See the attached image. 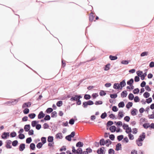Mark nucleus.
<instances>
[{
	"instance_id": "nucleus-54",
	"label": "nucleus",
	"mask_w": 154,
	"mask_h": 154,
	"mask_svg": "<svg viewBox=\"0 0 154 154\" xmlns=\"http://www.w3.org/2000/svg\"><path fill=\"white\" fill-rule=\"evenodd\" d=\"M94 104L96 105H101L103 104V102L101 100L97 101L95 102Z\"/></svg>"
},
{
	"instance_id": "nucleus-31",
	"label": "nucleus",
	"mask_w": 154,
	"mask_h": 154,
	"mask_svg": "<svg viewBox=\"0 0 154 154\" xmlns=\"http://www.w3.org/2000/svg\"><path fill=\"white\" fill-rule=\"evenodd\" d=\"M99 94L100 96H103L106 94V93L105 91L103 90H100L99 93Z\"/></svg>"
},
{
	"instance_id": "nucleus-60",
	"label": "nucleus",
	"mask_w": 154,
	"mask_h": 154,
	"mask_svg": "<svg viewBox=\"0 0 154 154\" xmlns=\"http://www.w3.org/2000/svg\"><path fill=\"white\" fill-rule=\"evenodd\" d=\"M109 139L112 140L113 141L114 140L115 138V136L113 134H111L109 136Z\"/></svg>"
},
{
	"instance_id": "nucleus-36",
	"label": "nucleus",
	"mask_w": 154,
	"mask_h": 154,
	"mask_svg": "<svg viewBox=\"0 0 154 154\" xmlns=\"http://www.w3.org/2000/svg\"><path fill=\"white\" fill-rule=\"evenodd\" d=\"M110 65V64L109 63H108L105 66L104 70L105 71L108 70L110 69V68L109 67Z\"/></svg>"
},
{
	"instance_id": "nucleus-15",
	"label": "nucleus",
	"mask_w": 154,
	"mask_h": 154,
	"mask_svg": "<svg viewBox=\"0 0 154 154\" xmlns=\"http://www.w3.org/2000/svg\"><path fill=\"white\" fill-rule=\"evenodd\" d=\"M25 144L24 143L21 144L19 146V150L20 151H23L25 148Z\"/></svg>"
},
{
	"instance_id": "nucleus-17",
	"label": "nucleus",
	"mask_w": 154,
	"mask_h": 154,
	"mask_svg": "<svg viewBox=\"0 0 154 154\" xmlns=\"http://www.w3.org/2000/svg\"><path fill=\"white\" fill-rule=\"evenodd\" d=\"M95 15L94 14L91 13L90 14L89 17V20L90 21H92L94 20V18L95 17Z\"/></svg>"
},
{
	"instance_id": "nucleus-22",
	"label": "nucleus",
	"mask_w": 154,
	"mask_h": 154,
	"mask_svg": "<svg viewBox=\"0 0 154 154\" xmlns=\"http://www.w3.org/2000/svg\"><path fill=\"white\" fill-rule=\"evenodd\" d=\"M78 99L77 98V97L76 95H75L74 96L72 97L70 99V100L71 101H76L78 100Z\"/></svg>"
},
{
	"instance_id": "nucleus-48",
	"label": "nucleus",
	"mask_w": 154,
	"mask_h": 154,
	"mask_svg": "<svg viewBox=\"0 0 154 154\" xmlns=\"http://www.w3.org/2000/svg\"><path fill=\"white\" fill-rule=\"evenodd\" d=\"M148 52L147 51H144L142 52L140 54L141 57H144L145 56H147L148 55Z\"/></svg>"
},
{
	"instance_id": "nucleus-16",
	"label": "nucleus",
	"mask_w": 154,
	"mask_h": 154,
	"mask_svg": "<svg viewBox=\"0 0 154 154\" xmlns=\"http://www.w3.org/2000/svg\"><path fill=\"white\" fill-rule=\"evenodd\" d=\"M83 145L84 144L83 142L81 141H79L76 143V146L77 147L80 148L82 147L83 146Z\"/></svg>"
},
{
	"instance_id": "nucleus-3",
	"label": "nucleus",
	"mask_w": 154,
	"mask_h": 154,
	"mask_svg": "<svg viewBox=\"0 0 154 154\" xmlns=\"http://www.w3.org/2000/svg\"><path fill=\"white\" fill-rule=\"evenodd\" d=\"M119 85L120 87V90H121L122 89L123 87H125L126 85L125 79H124L120 82Z\"/></svg>"
},
{
	"instance_id": "nucleus-64",
	"label": "nucleus",
	"mask_w": 154,
	"mask_h": 154,
	"mask_svg": "<svg viewBox=\"0 0 154 154\" xmlns=\"http://www.w3.org/2000/svg\"><path fill=\"white\" fill-rule=\"evenodd\" d=\"M128 137L130 140H133L134 139V135L131 133L128 134Z\"/></svg>"
},
{
	"instance_id": "nucleus-18",
	"label": "nucleus",
	"mask_w": 154,
	"mask_h": 154,
	"mask_svg": "<svg viewBox=\"0 0 154 154\" xmlns=\"http://www.w3.org/2000/svg\"><path fill=\"white\" fill-rule=\"evenodd\" d=\"M54 137L53 136H49L48 137L47 141L48 142H54Z\"/></svg>"
},
{
	"instance_id": "nucleus-37",
	"label": "nucleus",
	"mask_w": 154,
	"mask_h": 154,
	"mask_svg": "<svg viewBox=\"0 0 154 154\" xmlns=\"http://www.w3.org/2000/svg\"><path fill=\"white\" fill-rule=\"evenodd\" d=\"M107 116V114L106 112L102 113L101 116L100 117L102 119H104Z\"/></svg>"
},
{
	"instance_id": "nucleus-49",
	"label": "nucleus",
	"mask_w": 154,
	"mask_h": 154,
	"mask_svg": "<svg viewBox=\"0 0 154 154\" xmlns=\"http://www.w3.org/2000/svg\"><path fill=\"white\" fill-rule=\"evenodd\" d=\"M105 143L106 144H107L106 146H108L111 144L112 142L109 139H107L105 141Z\"/></svg>"
},
{
	"instance_id": "nucleus-10",
	"label": "nucleus",
	"mask_w": 154,
	"mask_h": 154,
	"mask_svg": "<svg viewBox=\"0 0 154 154\" xmlns=\"http://www.w3.org/2000/svg\"><path fill=\"white\" fill-rule=\"evenodd\" d=\"M116 127L114 125L111 126L109 128V129L112 133H114L116 131Z\"/></svg>"
},
{
	"instance_id": "nucleus-58",
	"label": "nucleus",
	"mask_w": 154,
	"mask_h": 154,
	"mask_svg": "<svg viewBox=\"0 0 154 154\" xmlns=\"http://www.w3.org/2000/svg\"><path fill=\"white\" fill-rule=\"evenodd\" d=\"M74 122L75 120L73 118H72L69 120V123L71 125H73L74 123Z\"/></svg>"
},
{
	"instance_id": "nucleus-7",
	"label": "nucleus",
	"mask_w": 154,
	"mask_h": 154,
	"mask_svg": "<svg viewBox=\"0 0 154 154\" xmlns=\"http://www.w3.org/2000/svg\"><path fill=\"white\" fill-rule=\"evenodd\" d=\"M116 148L115 149V150L117 151H118L119 150H121L122 148V145L120 143H118L116 145Z\"/></svg>"
},
{
	"instance_id": "nucleus-42",
	"label": "nucleus",
	"mask_w": 154,
	"mask_h": 154,
	"mask_svg": "<svg viewBox=\"0 0 154 154\" xmlns=\"http://www.w3.org/2000/svg\"><path fill=\"white\" fill-rule=\"evenodd\" d=\"M139 91L140 90L138 88H136L134 89L133 92L134 94H138Z\"/></svg>"
},
{
	"instance_id": "nucleus-57",
	"label": "nucleus",
	"mask_w": 154,
	"mask_h": 154,
	"mask_svg": "<svg viewBox=\"0 0 154 154\" xmlns=\"http://www.w3.org/2000/svg\"><path fill=\"white\" fill-rule=\"evenodd\" d=\"M140 99L138 96H136L134 97V101L135 102L137 103L140 101Z\"/></svg>"
},
{
	"instance_id": "nucleus-20",
	"label": "nucleus",
	"mask_w": 154,
	"mask_h": 154,
	"mask_svg": "<svg viewBox=\"0 0 154 154\" xmlns=\"http://www.w3.org/2000/svg\"><path fill=\"white\" fill-rule=\"evenodd\" d=\"M152 101V98L151 97H149L148 99H146V101H145L143 103V104H145L146 103L149 104L151 103Z\"/></svg>"
},
{
	"instance_id": "nucleus-46",
	"label": "nucleus",
	"mask_w": 154,
	"mask_h": 154,
	"mask_svg": "<svg viewBox=\"0 0 154 154\" xmlns=\"http://www.w3.org/2000/svg\"><path fill=\"white\" fill-rule=\"evenodd\" d=\"M36 116V114L34 113H29V118L31 119H33Z\"/></svg>"
},
{
	"instance_id": "nucleus-55",
	"label": "nucleus",
	"mask_w": 154,
	"mask_h": 154,
	"mask_svg": "<svg viewBox=\"0 0 154 154\" xmlns=\"http://www.w3.org/2000/svg\"><path fill=\"white\" fill-rule=\"evenodd\" d=\"M18 142L17 140H15L12 142V145L14 146H17Z\"/></svg>"
},
{
	"instance_id": "nucleus-24",
	"label": "nucleus",
	"mask_w": 154,
	"mask_h": 154,
	"mask_svg": "<svg viewBox=\"0 0 154 154\" xmlns=\"http://www.w3.org/2000/svg\"><path fill=\"white\" fill-rule=\"evenodd\" d=\"M125 105V103L123 101L120 102L118 104L119 108H123L124 107Z\"/></svg>"
},
{
	"instance_id": "nucleus-2",
	"label": "nucleus",
	"mask_w": 154,
	"mask_h": 154,
	"mask_svg": "<svg viewBox=\"0 0 154 154\" xmlns=\"http://www.w3.org/2000/svg\"><path fill=\"white\" fill-rule=\"evenodd\" d=\"M145 134L144 132H143L142 134L140 135L138 139L141 141H143L145 138Z\"/></svg>"
},
{
	"instance_id": "nucleus-8",
	"label": "nucleus",
	"mask_w": 154,
	"mask_h": 154,
	"mask_svg": "<svg viewBox=\"0 0 154 154\" xmlns=\"http://www.w3.org/2000/svg\"><path fill=\"white\" fill-rule=\"evenodd\" d=\"M137 112L138 110L137 109L135 108H134L131 110V114L132 116H135L137 115Z\"/></svg>"
},
{
	"instance_id": "nucleus-11",
	"label": "nucleus",
	"mask_w": 154,
	"mask_h": 154,
	"mask_svg": "<svg viewBox=\"0 0 154 154\" xmlns=\"http://www.w3.org/2000/svg\"><path fill=\"white\" fill-rule=\"evenodd\" d=\"M29 149L31 150H34L35 149V145L34 143H31L29 145Z\"/></svg>"
},
{
	"instance_id": "nucleus-21",
	"label": "nucleus",
	"mask_w": 154,
	"mask_h": 154,
	"mask_svg": "<svg viewBox=\"0 0 154 154\" xmlns=\"http://www.w3.org/2000/svg\"><path fill=\"white\" fill-rule=\"evenodd\" d=\"M134 79L132 78H131L130 80L127 81V83L128 85H132L134 83Z\"/></svg>"
},
{
	"instance_id": "nucleus-25",
	"label": "nucleus",
	"mask_w": 154,
	"mask_h": 154,
	"mask_svg": "<svg viewBox=\"0 0 154 154\" xmlns=\"http://www.w3.org/2000/svg\"><path fill=\"white\" fill-rule=\"evenodd\" d=\"M109 58L111 60H114L117 59L118 57L116 56H114L112 55H110L109 56Z\"/></svg>"
},
{
	"instance_id": "nucleus-40",
	"label": "nucleus",
	"mask_w": 154,
	"mask_h": 154,
	"mask_svg": "<svg viewBox=\"0 0 154 154\" xmlns=\"http://www.w3.org/2000/svg\"><path fill=\"white\" fill-rule=\"evenodd\" d=\"M63 104V102L62 100H59L57 101L56 103V105L59 107H60Z\"/></svg>"
},
{
	"instance_id": "nucleus-50",
	"label": "nucleus",
	"mask_w": 154,
	"mask_h": 154,
	"mask_svg": "<svg viewBox=\"0 0 154 154\" xmlns=\"http://www.w3.org/2000/svg\"><path fill=\"white\" fill-rule=\"evenodd\" d=\"M18 137V138L20 139H23L25 137V135L23 134H19Z\"/></svg>"
},
{
	"instance_id": "nucleus-56",
	"label": "nucleus",
	"mask_w": 154,
	"mask_h": 154,
	"mask_svg": "<svg viewBox=\"0 0 154 154\" xmlns=\"http://www.w3.org/2000/svg\"><path fill=\"white\" fill-rule=\"evenodd\" d=\"M129 140L127 137H125L124 138L123 140L122 141V142L124 143L125 142L126 143H127L128 142Z\"/></svg>"
},
{
	"instance_id": "nucleus-19",
	"label": "nucleus",
	"mask_w": 154,
	"mask_h": 154,
	"mask_svg": "<svg viewBox=\"0 0 154 154\" xmlns=\"http://www.w3.org/2000/svg\"><path fill=\"white\" fill-rule=\"evenodd\" d=\"M142 141H141L140 140H139L138 139H137L136 141V142L138 146H140L143 145V143L142 142Z\"/></svg>"
},
{
	"instance_id": "nucleus-30",
	"label": "nucleus",
	"mask_w": 154,
	"mask_h": 154,
	"mask_svg": "<svg viewBox=\"0 0 154 154\" xmlns=\"http://www.w3.org/2000/svg\"><path fill=\"white\" fill-rule=\"evenodd\" d=\"M132 132L131 129V127H128L127 128H126L125 132L127 134H131Z\"/></svg>"
},
{
	"instance_id": "nucleus-47",
	"label": "nucleus",
	"mask_w": 154,
	"mask_h": 154,
	"mask_svg": "<svg viewBox=\"0 0 154 154\" xmlns=\"http://www.w3.org/2000/svg\"><path fill=\"white\" fill-rule=\"evenodd\" d=\"M44 117L45 121H48L51 119V117L48 115H46Z\"/></svg>"
},
{
	"instance_id": "nucleus-62",
	"label": "nucleus",
	"mask_w": 154,
	"mask_h": 154,
	"mask_svg": "<svg viewBox=\"0 0 154 154\" xmlns=\"http://www.w3.org/2000/svg\"><path fill=\"white\" fill-rule=\"evenodd\" d=\"M109 117L110 118L112 119H117V118H116L115 115L113 113H111L109 115Z\"/></svg>"
},
{
	"instance_id": "nucleus-59",
	"label": "nucleus",
	"mask_w": 154,
	"mask_h": 154,
	"mask_svg": "<svg viewBox=\"0 0 154 154\" xmlns=\"http://www.w3.org/2000/svg\"><path fill=\"white\" fill-rule=\"evenodd\" d=\"M37 125V124L36 123V120H34L32 122L31 125L32 127H35Z\"/></svg>"
},
{
	"instance_id": "nucleus-13",
	"label": "nucleus",
	"mask_w": 154,
	"mask_h": 154,
	"mask_svg": "<svg viewBox=\"0 0 154 154\" xmlns=\"http://www.w3.org/2000/svg\"><path fill=\"white\" fill-rule=\"evenodd\" d=\"M118 116L119 119H122L124 116L123 113V112L122 111H119L118 112Z\"/></svg>"
},
{
	"instance_id": "nucleus-39",
	"label": "nucleus",
	"mask_w": 154,
	"mask_h": 154,
	"mask_svg": "<svg viewBox=\"0 0 154 154\" xmlns=\"http://www.w3.org/2000/svg\"><path fill=\"white\" fill-rule=\"evenodd\" d=\"M143 96L144 97L147 98L150 96V94L147 92H145L143 94Z\"/></svg>"
},
{
	"instance_id": "nucleus-51",
	"label": "nucleus",
	"mask_w": 154,
	"mask_h": 154,
	"mask_svg": "<svg viewBox=\"0 0 154 154\" xmlns=\"http://www.w3.org/2000/svg\"><path fill=\"white\" fill-rule=\"evenodd\" d=\"M24 129L26 131H29V124L25 125L24 127Z\"/></svg>"
},
{
	"instance_id": "nucleus-53",
	"label": "nucleus",
	"mask_w": 154,
	"mask_h": 154,
	"mask_svg": "<svg viewBox=\"0 0 154 154\" xmlns=\"http://www.w3.org/2000/svg\"><path fill=\"white\" fill-rule=\"evenodd\" d=\"M112 110L114 112H116L118 110V109L116 106H114L112 107Z\"/></svg>"
},
{
	"instance_id": "nucleus-4",
	"label": "nucleus",
	"mask_w": 154,
	"mask_h": 154,
	"mask_svg": "<svg viewBox=\"0 0 154 154\" xmlns=\"http://www.w3.org/2000/svg\"><path fill=\"white\" fill-rule=\"evenodd\" d=\"M9 132H4L2 133V134L1 136V137L2 139H5L7 138V137H9Z\"/></svg>"
},
{
	"instance_id": "nucleus-1",
	"label": "nucleus",
	"mask_w": 154,
	"mask_h": 154,
	"mask_svg": "<svg viewBox=\"0 0 154 154\" xmlns=\"http://www.w3.org/2000/svg\"><path fill=\"white\" fill-rule=\"evenodd\" d=\"M94 104V102L91 100H89L87 101H85L83 103L82 106L84 108H86L88 105H91Z\"/></svg>"
},
{
	"instance_id": "nucleus-41",
	"label": "nucleus",
	"mask_w": 154,
	"mask_h": 154,
	"mask_svg": "<svg viewBox=\"0 0 154 154\" xmlns=\"http://www.w3.org/2000/svg\"><path fill=\"white\" fill-rule=\"evenodd\" d=\"M51 116L52 118L56 117L57 116V112H56L55 111L51 113Z\"/></svg>"
},
{
	"instance_id": "nucleus-28",
	"label": "nucleus",
	"mask_w": 154,
	"mask_h": 154,
	"mask_svg": "<svg viewBox=\"0 0 154 154\" xmlns=\"http://www.w3.org/2000/svg\"><path fill=\"white\" fill-rule=\"evenodd\" d=\"M143 126L144 128L146 129L149 127V123H145L143 124Z\"/></svg>"
},
{
	"instance_id": "nucleus-12",
	"label": "nucleus",
	"mask_w": 154,
	"mask_h": 154,
	"mask_svg": "<svg viewBox=\"0 0 154 154\" xmlns=\"http://www.w3.org/2000/svg\"><path fill=\"white\" fill-rule=\"evenodd\" d=\"M55 137L56 139H62L63 137L62 134L60 132L57 133L55 135Z\"/></svg>"
},
{
	"instance_id": "nucleus-63",
	"label": "nucleus",
	"mask_w": 154,
	"mask_h": 154,
	"mask_svg": "<svg viewBox=\"0 0 154 154\" xmlns=\"http://www.w3.org/2000/svg\"><path fill=\"white\" fill-rule=\"evenodd\" d=\"M130 119V117L129 116H126L124 117V120L127 122H128L129 121Z\"/></svg>"
},
{
	"instance_id": "nucleus-32",
	"label": "nucleus",
	"mask_w": 154,
	"mask_h": 154,
	"mask_svg": "<svg viewBox=\"0 0 154 154\" xmlns=\"http://www.w3.org/2000/svg\"><path fill=\"white\" fill-rule=\"evenodd\" d=\"M91 98V96L89 94H85L84 96V99L86 100H89Z\"/></svg>"
},
{
	"instance_id": "nucleus-52",
	"label": "nucleus",
	"mask_w": 154,
	"mask_h": 154,
	"mask_svg": "<svg viewBox=\"0 0 154 154\" xmlns=\"http://www.w3.org/2000/svg\"><path fill=\"white\" fill-rule=\"evenodd\" d=\"M110 95L111 98H115L118 96L117 94L116 93L113 94H110Z\"/></svg>"
},
{
	"instance_id": "nucleus-33",
	"label": "nucleus",
	"mask_w": 154,
	"mask_h": 154,
	"mask_svg": "<svg viewBox=\"0 0 154 154\" xmlns=\"http://www.w3.org/2000/svg\"><path fill=\"white\" fill-rule=\"evenodd\" d=\"M124 138V136L123 135H119L117 137V139L119 141H120Z\"/></svg>"
},
{
	"instance_id": "nucleus-61",
	"label": "nucleus",
	"mask_w": 154,
	"mask_h": 154,
	"mask_svg": "<svg viewBox=\"0 0 154 154\" xmlns=\"http://www.w3.org/2000/svg\"><path fill=\"white\" fill-rule=\"evenodd\" d=\"M71 138H72L69 135L66 136L65 137L66 139L68 141H71V140H72Z\"/></svg>"
},
{
	"instance_id": "nucleus-44",
	"label": "nucleus",
	"mask_w": 154,
	"mask_h": 154,
	"mask_svg": "<svg viewBox=\"0 0 154 154\" xmlns=\"http://www.w3.org/2000/svg\"><path fill=\"white\" fill-rule=\"evenodd\" d=\"M113 124V122L111 121H108L106 123V126L107 127L110 126L112 125Z\"/></svg>"
},
{
	"instance_id": "nucleus-26",
	"label": "nucleus",
	"mask_w": 154,
	"mask_h": 154,
	"mask_svg": "<svg viewBox=\"0 0 154 154\" xmlns=\"http://www.w3.org/2000/svg\"><path fill=\"white\" fill-rule=\"evenodd\" d=\"M133 105V103L131 102H128L127 104L126 105V107L128 109H129L131 107H132Z\"/></svg>"
},
{
	"instance_id": "nucleus-14",
	"label": "nucleus",
	"mask_w": 154,
	"mask_h": 154,
	"mask_svg": "<svg viewBox=\"0 0 154 154\" xmlns=\"http://www.w3.org/2000/svg\"><path fill=\"white\" fill-rule=\"evenodd\" d=\"M128 94L127 91L125 90L123 91L121 94V97L123 98L126 97Z\"/></svg>"
},
{
	"instance_id": "nucleus-27",
	"label": "nucleus",
	"mask_w": 154,
	"mask_h": 154,
	"mask_svg": "<svg viewBox=\"0 0 154 154\" xmlns=\"http://www.w3.org/2000/svg\"><path fill=\"white\" fill-rule=\"evenodd\" d=\"M53 109L51 108H48L45 111V112L49 114L52 112Z\"/></svg>"
},
{
	"instance_id": "nucleus-43",
	"label": "nucleus",
	"mask_w": 154,
	"mask_h": 154,
	"mask_svg": "<svg viewBox=\"0 0 154 154\" xmlns=\"http://www.w3.org/2000/svg\"><path fill=\"white\" fill-rule=\"evenodd\" d=\"M77 154H82L83 153V152L82 149L81 148H79L77 150Z\"/></svg>"
},
{
	"instance_id": "nucleus-35",
	"label": "nucleus",
	"mask_w": 154,
	"mask_h": 154,
	"mask_svg": "<svg viewBox=\"0 0 154 154\" xmlns=\"http://www.w3.org/2000/svg\"><path fill=\"white\" fill-rule=\"evenodd\" d=\"M43 145V143H41V142H39L36 145V146L37 148L40 149L42 147Z\"/></svg>"
},
{
	"instance_id": "nucleus-45",
	"label": "nucleus",
	"mask_w": 154,
	"mask_h": 154,
	"mask_svg": "<svg viewBox=\"0 0 154 154\" xmlns=\"http://www.w3.org/2000/svg\"><path fill=\"white\" fill-rule=\"evenodd\" d=\"M16 135L17 134L16 132L14 131L11 132L10 134V136L11 137H15Z\"/></svg>"
},
{
	"instance_id": "nucleus-29",
	"label": "nucleus",
	"mask_w": 154,
	"mask_h": 154,
	"mask_svg": "<svg viewBox=\"0 0 154 154\" xmlns=\"http://www.w3.org/2000/svg\"><path fill=\"white\" fill-rule=\"evenodd\" d=\"M128 98L129 100H132L134 98V96L132 93H130L128 95Z\"/></svg>"
},
{
	"instance_id": "nucleus-34",
	"label": "nucleus",
	"mask_w": 154,
	"mask_h": 154,
	"mask_svg": "<svg viewBox=\"0 0 154 154\" xmlns=\"http://www.w3.org/2000/svg\"><path fill=\"white\" fill-rule=\"evenodd\" d=\"M41 143H43V144L46 142V138L45 137H42L41 138Z\"/></svg>"
},
{
	"instance_id": "nucleus-38",
	"label": "nucleus",
	"mask_w": 154,
	"mask_h": 154,
	"mask_svg": "<svg viewBox=\"0 0 154 154\" xmlns=\"http://www.w3.org/2000/svg\"><path fill=\"white\" fill-rule=\"evenodd\" d=\"M18 101V99H12L11 100L12 103L11 105H14L17 104Z\"/></svg>"
},
{
	"instance_id": "nucleus-9",
	"label": "nucleus",
	"mask_w": 154,
	"mask_h": 154,
	"mask_svg": "<svg viewBox=\"0 0 154 154\" xmlns=\"http://www.w3.org/2000/svg\"><path fill=\"white\" fill-rule=\"evenodd\" d=\"M113 88L116 90H120V87L119 83H114L113 86Z\"/></svg>"
},
{
	"instance_id": "nucleus-23",
	"label": "nucleus",
	"mask_w": 154,
	"mask_h": 154,
	"mask_svg": "<svg viewBox=\"0 0 154 154\" xmlns=\"http://www.w3.org/2000/svg\"><path fill=\"white\" fill-rule=\"evenodd\" d=\"M99 143L100 146H104L105 144V141L103 138L101 139L99 141Z\"/></svg>"
},
{
	"instance_id": "nucleus-5",
	"label": "nucleus",
	"mask_w": 154,
	"mask_h": 154,
	"mask_svg": "<svg viewBox=\"0 0 154 154\" xmlns=\"http://www.w3.org/2000/svg\"><path fill=\"white\" fill-rule=\"evenodd\" d=\"M45 116V114L42 111H40L38 116V118L39 119H41L43 118Z\"/></svg>"
},
{
	"instance_id": "nucleus-6",
	"label": "nucleus",
	"mask_w": 154,
	"mask_h": 154,
	"mask_svg": "<svg viewBox=\"0 0 154 154\" xmlns=\"http://www.w3.org/2000/svg\"><path fill=\"white\" fill-rule=\"evenodd\" d=\"M104 149V147H103L100 148L97 150V153L98 154H103Z\"/></svg>"
}]
</instances>
